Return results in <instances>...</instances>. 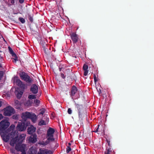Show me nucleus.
<instances>
[{
    "label": "nucleus",
    "mask_w": 154,
    "mask_h": 154,
    "mask_svg": "<svg viewBox=\"0 0 154 154\" xmlns=\"http://www.w3.org/2000/svg\"><path fill=\"white\" fill-rule=\"evenodd\" d=\"M88 66L86 64H84L83 66V69L84 71V75L86 76L88 73Z\"/></svg>",
    "instance_id": "obj_16"
},
{
    "label": "nucleus",
    "mask_w": 154,
    "mask_h": 154,
    "mask_svg": "<svg viewBox=\"0 0 154 154\" xmlns=\"http://www.w3.org/2000/svg\"><path fill=\"white\" fill-rule=\"evenodd\" d=\"M36 128L32 125H31L27 128V132L28 134H31L35 132Z\"/></svg>",
    "instance_id": "obj_14"
},
{
    "label": "nucleus",
    "mask_w": 154,
    "mask_h": 154,
    "mask_svg": "<svg viewBox=\"0 0 154 154\" xmlns=\"http://www.w3.org/2000/svg\"><path fill=\"white\" fill-rule=\"evenodd\" d=\"M47 150V149L43 150L40 149L37 154H45Z\"/></svg>",
    "instance_id": "obj_21"
},
{
    "label": "nucleus",
    "mask_w": 154,
    "mask_h": 154,
    "mask_svg": "<svg viewBox=\"0 0 154 154\" xmlns=\"http://www.w3.org/2000/svg\"><path fill=\"white\" fill-rule=\"evenodd\" d=\"M19 75L22 80H23L29 85H31L33 81V78L30 77L27 73L25 72H20L19 73Z\"/></svg>",
    "instance_id": "obj_2"
},
{
    "label": "nucleus",
    "mask_w": 154,
    "mask_h": 154,
    "mask_svg": "<svg viewBox=\"0 0 154 154\" xmlns=\"http://www.w3.org/2000/svg\"><path fill=\"white\" fill-rule=\"evenodd\" d=\"M43 50L44 51L45 53L46 54H47L48 53V49H46L45 46L43 47Z\"/></svg>",
    "instance_id": "obj_33"
},
{
    "label": "nucleus",
    "mask_w": 154,
    "mask_h": 154,
    "mask_svg": "<svg viewBox=\"0 0 154 154\" xmlns=\"http://www.w3.org/2000/svg\"><path fill=\"white\" fill-rule=\"evenodd\" d=\"M55 132L54 129L50 127L47 131V140L48 141H53L54 140V138L53 134Z\"/></svg>",
    "instance_id": "obj_4"
},
{
    "label": "nucleus",
    "mask_w": 154,
    "mask_h": 154,
    "mask_svg": "<svg viewBox=\"0 0 154 154\" xmlns=\"http://www.w3.org/2000/svg\"><path fill=\"white\" fill-rule=\"evenodd\" d=\"M37 151L35 149H33L31 151V153L30 154H36Z\"/></svg>",
    "instance_id": "obj_31"
},
{
    "label": "nucleus",
    "mask_w": 154,
    "mask_h": 154,
    "mask_svg": "<svg viewBox=\"0 0 154 154\" xmlns=\"http://www.w3.org/2000/svg\"><path fill=\"white\" fill-rule=\"evenodd\" d=\"M21 152H22L21 154H26L25 152V150Z\"/></svg>",
    "instance_id": "obj_46"
},
{
    "label": "nucleus",
    "mask_w": 154,
    "mask_h": 154,
    "mask_svg": "<svg viewBox=\"0 0 154 154\" xmlns=\"http://www.w3.org/2000/svg\"><path fill=\"white\" fill-rule=\"evenodd\" d=\"M68 145H69V146H70L71 145V143H68Z\"/></svg>",
    "instance_id": "obj_53"
},
{
    "label": "nucleus",
    "mask_w": 154,
    "mask_h": 154,
    "mask_svg": "<svg viewBox=\"0 0 154 154\" xmlns=\"http://www.w3.org/2000/svg\"><path fill=\"white\" fill-rule=\"evenodd\" d=\"M61 69H62L61 68L59 67V70L60 71H61Z\"/></svg>",
    "instance_id": "obj_50"
},
{
    "label": "nucleus",
    "mask_w": 154,
    "mask_h": 154,
    "mask_svg": "<svg viewBox=\"0 0 154 154\" xmlns=\"http://www.w3.org/2000/svg\"><path fill=\"white\" fill-rule=\"evenodd\" d=\"M11 151L12 153H13L14 152V151H15V150L14 149H11Z\"/></svg>",
    "instance_id": "obj_47"
},
{
    "label": "nucleus",
    "mask_w": 154,
    "mask_h": 154,
    "mask_svg": "<svg viewBox=\"0 0 154 154\" xmlns=\"http://www.w3.org/2000/svg\"><path fill=\"white\" fill-rule=\"evenodd\" d=\"M2 106V101L0 100V107Z\"/></svg>",
    "instance_id": "obj_51"
},
{
    "label": "nucleus",
    "mask_w": 154,
    "mask_h": 154,
    "mask_svg": "<svg viewBox=\"0 0 154 154\" xmlns=\"http://www.w3.org/2000/svg\"><path fill=\"white\" fill-rule=\"evenodd\" d=\"M0 135L4 141L6 143L8 142L10 138V137L9 135H6V132H0Z\"/></svg>",
    "instance_id": "obj_9"
},
{
    "label": "nucleus",
    "mask_w": 154,
    "mask_h": 154,
    "mask_svg": "<svg viewBox=\"0 0 154 154\" xmlns=\"http://www.w3.org/2000/svg\"><path fill=\"white\" fill-rule=\"evenodd\" d=\"M14 82L16 83L17 85L21 88L22 90H24L26 88V86L19 79L15 78L14 80Z\"/></svg>",
    "instance_id": "obj_6"
},
{
    "label": "nucleus",
    "mask_w": 154,
    "mask_h": 154,
    "mask_svg": "<svg viewBox=\"0 0 154 154\" xmlns=\"http://www.w3.org/2000/svg\"><path fill=\"white\" fill-rule=\"evenodd\" d=\"M97 91L99 95H100L101 93V91L100 89H99L98 90L97 89Z\"/></svg>",
    "instance_id": "obj_41"
},
{
    "label": "nucleus",
    "mask_w": 154,
    "mask_h": 154,
    "mask_svg": "<svg viewBox=\"0 0 154 154\" xmlns=\"http://www.w3.org/2000/svg\"><path fill=\"white\" fill-rule=\"evenodd\" d=\"M46 124L44 120H42L39 121L38 123V125H39L41 126L42 125H45Z\"/></svg>",
    "instance_id": "obj_23"
},
{
    "label": "nucleus",
    "mask_w": 154,
    "mask_h": 154,
    "mask_svg": "<svg viewBox=\"0 0 154 154\" xmlns=\"http://www.w3.org/2000/svg\"><path fill=\"white\" fill-rule=\"evenodd\" d=\"M75 105L77 111L79 119L83 120L84 118L87 115V112L85 109L82 105L76 103H75Z\"/></svg>",
    "instance_id": "obj_1"
},
{
    "label": "nucleus",
    "mask_w": 154,
    "mask_h": 154,
    "mask_svg": "<svg viewBox=\"0 0 154 154\" xmlns=\"http://www.w3.org/2000/svg\"><path fill=\"white\" fill-rule=\"evenodd\" d=\"M3 118V116H2V115L0 113V120H1Z\"/></svg>",
    "instance_id": "obj_42"
},
{
    "label": "nucleus",
    "mask_w": 154,
    "mask_h": 154,
    "mask_svg": "<svg viewBox=\"0 0 154 154\" xmlns=\"http://www.w3.org/2000/svg\"><path fill=\"white\" fill-rule=\"evenodd\" d=\"M2 54H0V59H2Z\"/></svg>",
    "instance_id": "obj_49"
},
{
    "label": "nucleus",
    "mask_w": 154,
    "mask_h": 154,
    "mask_svg": "<svg viewBox=\"0 0 154 154\" xmlns=\"http://www.w3.org/2000/svg\"><path fill=\"white\" fill-rule=\"evenodd\" d=\"M15 0H8V2H10L11 4H14Z\"/></svg>",
    "instance_id": "obj_39"
},
{
    "label": "nucleus",
    "mask_w": 154,
    "mask_h": 154,
    "mask_svg": "<svg viewBox=\"0 0 154 154\" xmlns=\"http://www.w3.org/2000/svg\"><path fill=\"white\" fill-rule=\"evenodd\" d=\"M94 82H96L97 81V79L96 75H95V74L94 75Z\"/></svg>",
    "instance_id": "obj_40"
},
{
    "label": "nucleus",
    "mask_w": 154,
    "mask_h": 154,
    "mask_svg": "<svg viewBox=\"0 0 154 154\" xmlns=\"http://www.w3.org/2000/svg\"><path fill=\"white\" fill-rule=\"evenodd\" d=\"M34 103H35L36 106H39L40 101L39 100L35 99L34 100Z\"/></svg>",
    "instance_id": "obj_25"
},
{
    "label": "nucleus",
    "mask_w": 154,
    "mask_h": 154,
    "mask_svg": "<svg viewBox=\"0 0 154 154\" xmlns=\"http://www.w3.org/2000/svg\"><path fill=\"white\" fill-rule=\"evenodd\" d=\"M26 137V135L24 134H22L20 135L18 138V141L20 143H22L23 141L25 140Z\"/></svg>",
    "instance_id": "obj_17"
},
{
    "label": "nucleus",
    "mask_w": 154,
    "mask_h": 154,
    "mask_svg": "<svg viewBox=\"0 0 154 154\" xmlns=\"http://www.w3.org/2000/svg\"><path fill=\"white\" fill-rule=\"evenodd\" d=\"M3 115L6 116H10L13 113L14 109L11 106H8L4 109Z\"/></svg>",
    "instance_id": "obj_5"
},
{
    "label": "nucleus",
    "mask_w": 154,
    "mask_h": 154,
    "mask_svg": "<svg viewBox=\"0 0 154 154\" xmlns=\"http://www.w3.org/2000/svg\"><path fill=\"white\" fill-rule=\"evenodd\" d=\"M16 143L17 142H18L19 143V141H18V136H16L14 138H13L12 139Z\"/></svg>",
    "instance_id": "obj_29"
},
{
    "label": "nucleus",
    "mask_w": 154,
    "mask_h": 154,
    "mask_svg": "<svg viewBox=\"0 0 154 154\" xmlns=\"http://www.w3.org/2000/svg\"><path fill=\"white\" fill-rule=\"evenodd\" d=\"M77 91V88L75 86H73L71 90V95L74 96Z\"/></svg>",
    "instance_id": "obj_18"
},
{
    "label": "nucleus",
    "mask_w": 154,
    "mask_h": 154,
    "mask_svg": "<svg viewBox=\"0 0 154 154\" xmlns=\"http://www.w3.org/2000/svg\"><path fill=\"white\" fill-rule=\"evenodd\" d=\"M16 143L15 142L14 140L12 139L10 143V145L12 146H14V144Z\"/></svg>",
    "instance_id": "obj_28"
},
{
    "label": "nucleus",
    "mask_w": 154,
    "mask_h": 154,
    "mask_svg": "<svg viewBox=\"0 0 154 154\" xmlns=\"http://www.w3.org/2000/svg\"><path fill=\"white\" fill-rule=\"evenodd\" d=\"M29 119H31L33 122H35L37 119V116L35 114L31 113V116H30V117Z\"/></svg>",
    "instance_id": "obj_19"
},
{
    "label": "nucleus",
    "mask_w": 154,
    "mask_h": 154,
    "mask_svg": "<svg viewBox=\"0 0 154 154\" xmlns=\"http://www.w3.org/2000/svg\"><path fill=\"white\" fill-rule=\"evenodd\" d=\"M45 110L44 109H43L42 110H41V112L39 114L43 115V114L45 113Z\"/></svg>",
    "instance_id": "obj_35"
},
{
    "label": "nucleus",
    "mask_w": 154,
    "mask_h": 154,
    "mask_svg": "<svg viewBox=\"0 0 154 154\" xmlns=\"http://www.w3.org/2000/svg\"><path fill=\"white\" fill-rule=\"evenodd\" d=\"M100 126V125H98V127L94 131V132H95V133H97V132H98V129H99V127Z\"/></svg>",
    "instance_id": "obj_38"
},
{
    "label": "nucleus",
    "mask_w": 154,
    "mask_h": 154,
    "mask_svg": "<svg viewBox=\"0 0 154 154\" xmlns=\"http://www.w3.org/2000/svg\"><path fill=\"white\" fill-rule=\"evenodd\" d=\"M0 52L3 53V51L1 50V48L0 47Z\"/></svg>",
    "instance_id": "obj_52"
},
{
    "label": "nucleus",
    "mask_w": 154,
    "mask_h": 154,
    "mask_svg": "<svg viewBox=\"0 0 154 154\" xmlns=\"http://www.w3.org/2000/svg\"><path fill=\"white\" fill-rule=\"evenodd\" d=\"M32 103V102L30 100H28L26 102V104L28 106H31Z\"/></svg>",
    "instance_id": "obj_27"
},
{
    "label": "nucleus",
    "mask_w": 154,
    "mask_h": 154,
    "mask_svg": "<svg viewBox=\"0 0 154 154\" xmlns=\"http://www.w3.org/2000/svg\"><path fill=\"white\" fill-rule=\"evenodd\" d=\"M8 49L12 57H14L13 59L14 60V62H16L17 60V57L16 54L14 53L12 48L10 47H8Z\"/></svg>",
    "instance_id": "obj_12"
},
{
    "label": "nucleus",
    "mask_w": 154,
    "mask_h": 154,
    "mask_svg": "<svg viewBox=\"0 0 154 154\" xmlns=\"http://www.w3.org/2000/svg\"><path fill=\"white\" fill-rule=\"evenodd\" d=\"M10 127L13 129L15 127V126L14 125H11V126H10Z\"/></svg>",
    "instance_id": "obj_44"
},
{
    "label": "nucleus",
    "mask_w": 154,
    "mask_h": 154,
    "mask_svg": "<svg viewBox=\"0 0 154 154\" xmlns=\"http://www.w3.org/2000/svg\"><path fill=\"white\" fill-rule=\"evenodd\" d=\"M60 76L63 79H65L66 78V76L63 73L61 72L60 73Z\"/></svg>",
    "instance_id": "obj_37"
},
{
    "label": "nucleus",
    "mask_w": 154,
    "mask_h": 154,
    "mask_svg": "<svg viewBox=\"0 0 154 154\" xmlns=\"http://www.w3.org/2000/svg\"><path fill=\"white\" fill-rule=\"evenodd\" d=\"M21 144L20 143H18L15 146V149L18 152H22L25 150L26 145L24 144Z\"/></svg>",
    "instance_id": "obj_8"
},
{
    "label": "nucleus",
    "mask_w": 154,
    "mask_h": 154,
    "mask_svg": "<svg viewBox=\"0 0 154 154\" xmlns=\"http://www.w3.org/2000/svg\"><path fill=\"white\" fill-rule=\"evenodd\" d=\"M28 98L30 100H32L36 98V97L35 95L34 94H31L28 96Z\"/></svg>",
    "instance_id": "obj_22"
},
{
    "label": "nucleus",
    "mask_w": 154,
    "mask_h": 154,
    "mask_svg": "<svg viewBox=\"0 0 154 154\" xmlns=\"http://www.w3.org/2000/svg\"><path fill=\"white\" fill-rule=\"evenodd\" d=\"M68 113L69 114H71L72 113V111L70 108H69L67 111Z\"/></svg>",
    "instance_id": "obj_36"
},
{
    "label": "nucleus",
    "mask_w": 154,
    "mask_h": 154,
    "mask_svg": "<svg viewBox=\"0 0 154 154\" xmlns=\"http://www.w3.org/2000/svg\"><path fill=\"white\" fill-rule=\"evenodd\" d=\"M23 91H18L17 94L16 96L18 99H20L23 94Z\"/></svg>",
    "instance_id": "obj_20"
},
{
    "label": "nucleus",
    "mask_w": 154,
    "mask_h": 154,
    "mask_svg": "<svg viewBox=\"0 0 154 154\" xmlns=\"http://www.w3.org/2000/svg\"><path fill=\"white\" fill-rule=\"evenodd\" d=\"M13 119L16 118L15 117H14V116H13Z\"/></svg>",
    "instance_id": "obj_54"
},
{
    "label": "nucleus",
    "mask_w": 154,
    "mask_h": 154,
    "mask_svg": "<svg viewBox=\"0 0 154 154\" xmlns=\"http://www.w3.org/2000/svg\"><path fill=\"white\" fill-rule=\"evenodd\" d=\"M106 141H107V143H108V145H109V146H110V141L108 140H106Z\"/></svg>",
    "instance_id": "obj_45"
},
{
    "label": "nucleus",
    "mask_w": 154,
    "mask_h": 154,
    "mask_svg": "<svg viewBox=\"0 0 154 154\" xmlns=\"http://www.w3.org/2000/svg\"><path fill=\"white\" fill-rule=\"evenodd\" d=\"M70 35L73 43H75L77 42L78 37L77 35L74 32L70 34Z\"/></svg>",
    "instance_id": "obj_11"
},
{
    "label": "nucleus",
    "mask_w": 154,
    "mask_h": 154,
    "mask_svg": "<svg viewBox=\"0 0 154 154\" xmlns=\"http://www.w3.org/2000/svg\"><path fill=\"white\" fill-rule=\"evenodd\" d=\"M10 125V122L6 120H3L0 122V132H6V130Z\"/></svg>",
    "instance_id": "obj_3"
},
{
    "label": "nucleus",
    "mask_w": 154,
    "mask_h": 154,
    "mask_svg": "<svg viewBox=\"0 0 154 154\" xmlns=\"http://www.w3.org/2000/svg\"><path fill=\"white\" fill-rule=\"evenodd\" d=\"M24 1V0H19V2L20 3H23Z\"/></svg>",
    "instance_id": "obj_43"
},
{
    "label": "nucleus",
    "mask_w": 154,
    "mask_h": 154,
    "mask_svg": "<svg viewBox=\"0 0 154 154\" xmlns=\"http://www.w3.org/2000/svg\"><path fill=\"white\" fill-rule=\"evenodd\" d=\"M27 125L24 122H19L16 129L19 131H23L26 129Z\"/></svg>",
    "instance_id": "obj_7"
},
{
    "label": "nucleus",
    "mask_w": 154,
    "mask_h": 154,
    "mask_svg": "<svg viewBox=\"0 0 154 154\" xmlns=\"http://www.w3.org/2000/svg\"><path fill=\"white\" fill-rule=\"evenodd\" d=\"M71 150V148L69 146H67L66 149V152L68 153Z\"/></svg>",
    "instance_id": "obj_30"
},
{
    "label": "nucleus",
    "mask_w": 154,
    "mask_h": 154,
    "mask_svg": "<svg viewBox=\"0 0 154 154\" xmlns=\"http://www.w3.org/2000/svg\"><path fill=\"white\" fill-rule=\"evenodd\" d=\"M112 150V149L111 148H109L107 149V152L105 153V154H110Z\"/></svg>",
    "instance_id": "obj_24"
},
{
    "label": "nucleus",
    "mask_w": 154,
    "mask_h": 154,
    "mask_svg": "<svg viewBox=\"0 0 154 154\" xmlns=\"http://www.w3.org/2000/svg\"><path fill=\"white\" fill-rule=\"evenodd\" d=\"M29 20L31 22H33V18L30 15H29Z\"/></svg>",
    "instance_id": "obj_34"
},
{
    "label": "nucleus",
    "mask_w": 154,
    "mask_h": 154,
    "mask_svg": "<svg viewBox=\"0 0 154 154\" xmlns=\"http://www.w3.org/2000/svg\"><path fill=\"white\" fill-rule=\"evenodd\" d=\"M29 140L30 142L32 143H35L37 141L36 134H34L32 135L29 138Z\"/></svg>",
    "instance_id": "obj_15"
},
{
    "label": "nucleus",
    "mask_w": 154,
    "mask_h": 154,
    "mask_svg": "<svg viewBox=\"0 0 154 154\" xmlns=\"http://www.w3.org/2000/svg\"><path fill=\"white\" fill-rule=\"evenodd\" d=\"M53 152L50 150H47L45 154H52Z\"/></svg>",
    "instance_id": "obj_32"
},
{
    "label": "nucleus",
    "mask_w": 154,
    "mask_h": 154,
    "mask_svg": "<svg viewBox=\"0 0 154 154\" xmlns=\"http://www.w3.org/2000/svg\"><path fill=\"white\" fill-rule=\"evenodd\" d=\"M46 121H47V122L48 121L49 119L48 117H46Z\"/></svg>",
    "instance_id": "obj_48"
},
{
    "label": "nucleus",
    "mask_w": 154,
    "mask_h": 154,
    "mask_svg": "<svg viewBox=\"0 0 154 154\" xmlns=\"http://www.w3.org/2000/svg\"><path fill=\"white\" fill-rule=\"evenodd\" d=\"M38 87L35 84L32 85L30 88V91L33 94H36L38 92Z\"/></svg>",
    "instance_id": "obj_10"
},
{
    "label": "nucleus",
    "mask_w": 154,
    "mask_h": 154,
    "mask_svg": "<svg viewBox=\"0 0 154 154\" xmlns=\"http://www.w3.org/2000/svg\"><path fill=\"white\" fill-rule=\"evenodd\" d=\"M30 116H31V113L29 112H26L22 114L21 117L23 119L26 120L27 119H29Z\"/></svg>",
    "instance_id": "obj_13"
},
{
    "label": "nucleus",
    "mask_w": 154,
    "mask_h": 154,
    "mask_svg": "<svg viewBox=\"0 0 154 154\" xmlns=\"http://www.w3.org/2000/svg\"><path fill=\"white\" fill-rule=\"evenodd\" d=\"M19 20L22 23H25V19L22 17H19Z\"/></svg>",
    "instance_id": "obj_26"
}]
</instances>
